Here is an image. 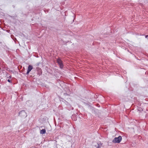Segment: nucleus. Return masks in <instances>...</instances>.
Wrapping results in <instances>:
<instances>
[{"instance_id": "obj_8", "label": "nucleus", "mask_w": 148, "mask_h": 148, "mask_svg": "<svg viewBox=\"0 0 148 148\" xmlns=\"http://www.w3.org/2000/svg\"><path fill=\"white\" fill-rule=\"evenodd\" d=\"M138 110L139 111H141L142 110H143L142 108H139Z\"/></svg>"}, {"instance_id": "obj_9", "label": "nucleus", "mask_w": 148, "mask_h": 148, "mask_svg": "<svg viewBox=\"0 0 148 148\" xmlns=\"http://www.w3.org/2000/svg\"><path fill=\"white\" fill-rule=\"evenodd\" d=\"M64 95L65 96H66V95H69L67 94L66 93H64Z\"/></svg>"}, {"instance_id": "obj_6", "label": "nucleus", "mask_w": 148, "mask_h": 148, "mask_svg": "<svg viewBox=\"0 0 148 148\" xmlns=\"http://www.w3.org/2000/svg\"><path fill=\"white\" fill-rule=\"evenodd\" d=\"M102 145V144L100 142L97 143V145L95 146L93 148H101Z\"/></svg>"}, {"instance_id": "obj_1", "label": "nucleus", "mask_w": 148, "mask_h": 148, "mask_svg": "<svg viewBox=\"0 0 148 148\" xmlns=\"http://www.w3.org/2000/svg\"><path fill=\"white\" fill-rule=\"evenodd\" d=\"M122 138L121 136H119L118 137H116L113 140L112 142L114 143H119L122 140Z\"/></svg>"}, {"instance_id": "obj_5", "label": "nucleus", "mask_w": 148, "mask_h": 148, "mask_svg": "<svg viewBox=\"0 0 148 148\" xmlns=\"http://www.w3.org/2000/svg\"><path fill=\"white\" fill-rule=\"evenodd\" d=\"M37 74L38 75L40 76L42 74V72L41 69L39 67L37 68Z\"/></svg>"}, {"instance_id": "obj_13", "label": "nucleus", "mask_w": 148, "mask_h": 148, "mask_svg": "<svg viewBox=\"0 0 148 148\" xmlns=\"http://www.w3.org/2000/svg\"><path fill=\"white\" fill-rule=\"evenodd\" d=\"M7 77H8L9 76L8 75H7Z\"/></svg>"}, {"instance_id": "obj_4", "label": "nucleus", "mask_w": 148, "mask_h": 148, "mask_svg": "<svg viewBox=\"0 0 148 148\" xmlns=\"http://www.w3.org/2000/svg\"><path fill=\"white\" fill-rule=\"evenodd\" d=\"M33 67L31 65H29L28 69L26 73V74H28L29 72L31 71V70L32 69Z\"/></svg>"}, {"instance_id": "obj_7", "label": "nucleus", "mask_w": 148, "mask_h": 148, "mask_svg": "<svg viewBox=\"0 0 148 148\" xmlns=\"http://www.w3.org/2000/svg\"><path fill=\"white\" fill-rule=\"evenodd\" d=\"M46 133V130L45 129H43L41 130L40 131V133L41 134H44Z\"/></svg>"}, {"instance_id": "obj_2", "label": "nucleus", "mask_w": 148, "mask_h": 148, "mask_svg": "<svg viewBox=\"0 0 148 148\" xmlns=\"http://www.w3.org/2000/svg\"><path fill=\"white\" fill-rule=\"evenodd\" d=\"M19 115L22 118H25L27 116V114L24 110L21 111L19 113Z\"/></svg>"}, {"instance_id": "obj_10", "label": "nucleus", "mask_w": 148, "mask_h": 148, "mask_svg": "<svg viewBox=\"0 0 148 148\" xmlns=\"http://www.w3.org/2000/svg\"><path fill=\"white\" fill-rule=\"evenodd\" d=\"M8 82H10V83H11V82H11V81L9 79L8 80Z\"/></svg>"}, {"instance_id": "obj_11", "label": "nucleus", "mask_w": 148, "mask_h": 148, "mask_svg": "<svg viewBox=\"0 0 148 148\" xmlns=\"http://www.w3.org/2000/svg\"><path fill=\"white\" fill-rule=\"evenodd\" d=\"M145 37L146 38H147L148 40V35H146L145 36Z\"/></svg>"}, {"instance_id": "obj_3", "label": "nucleus", "mask_w": 148, "mask_h": 148, "mask_svg": "<svg viewBox=\"0 0 148 148\" xmlns=\"http://www.w3.org/2000/svg\"><path fill=\"white\" fill-rule=\"evenodd\" d=\"M57 62L58 63L60 66V67L61 69H62L63 67V65L62 62L60 58H58L57 60Z\"/></svg>"}, {"instance_id": "obj_12", "label": "nucleus", "mask_w": 148, "mask_h": 148, "mask_svg": "<svg viewBox=\"0 0 148 148\" xmlns=\"http://www.w3.org/2000/svg\"><path fill=\"white\" fill-rule=\"evenodd\" d=\"M8 78H11V75H10V76H9L8 77Z\"/></svg>"}]
</instances>
